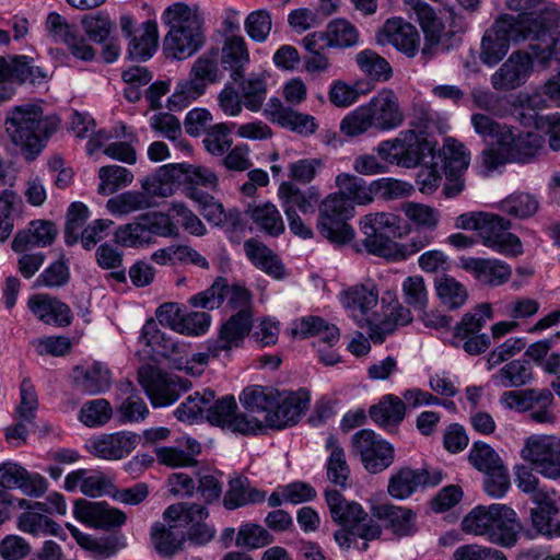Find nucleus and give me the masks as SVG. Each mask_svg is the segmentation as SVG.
I'll list each match as a JSON object with an SVG mask.
<instances>
[{"label": "nucleus", "instance_id": "33", "mask_svg": "<svg viewBox=\"0 0 560 560\" xmlns=\"http://www.w3.org/2000/svg\"><path fill=\"white\" fill-rule=\"evenodd\" d=\"M493 510L497 513H494L493 521H491L487 538L491 542L504 547L513 546L522 529L515 511L504 504H498Z\"/></svg>", "mask_w": 560, "mask_h": 560}, {"label": "nucleus", "instance_id": "30", "mask_svg": "<svg viewBox=\"0 0 560 560\" xmlns=\"http://www.w3.org/2000/svg\"><path fill=\"white\" fill-rule=\"evenodd\" d=\"M113 486L112 479L102 471L78 469L71 471L65 478L66 490L70 492L80 490L81 493L91 498L110 495Z\"/></svg>", "mask_w": 560, "mask_h": 560}, {"label": "nucleus", "instance_id": "37", "mask_svg": "<svg viewBox=\"0 0 560 560\" xmlns=\"http://www.w3.org/2000/svg\"><path fill=\"white\" fill-rule=\"evenodd\" d=\"M372 515L386 522L397 536H409L416 530V514L410 509L382 503L372 508Z\"/></svg>", "mask_w": 560, "mask_h": 560}, {"label": "nucleus", "instance_id": "26", "mask_svg": "<svg viewBox=\"0 0 560 560\" xmlns=\"http://www.w3.org/2000/svg\"><path fill=\"white\" fill-rule=\"evenodd\" d=\"M557 24L547 26L545 21L528 32L529 49L542 69L549 68L553 60L560 61V32H553Z\"/></svg>", "mask_w": 560, "mask_h": 560}, {"label": "nucleus", "instance_id": "12", "mask_svg": "<svg viewBox=\"0 0 560 560\" xmlns=\"http://www.w3.org/2000/svg\"><path fill=\"white\" fill-rule=\"evenodd\" d=\"M138 381L153 407H165L175 402L180 393L190 388L191 383L176 375L162 373L153 366H141Z\"/></svg>", "mask_w": 560, "mask_h": 560}, {"label": "nucleus", "instance_id": "4", "mask_svg": "<svg viewBox=\"0 0 560 560\" xmlns=\"http://www.w3.org/2000/svg\"><path fill=\"white\" fill-rule=\"evenodd\" d=\"M363 234L362 246L366 253L396 259L401 256L398 244L394 238L400 235V219L389 212H375L365 214L359 222Z\"/></svg>", "mask_w": 560, "mask_h": 560}, {"label": "nucleus", "instance_id": "50", "mask_svg": "<svg viewBox=\"0 0 560 560\" xmlns=\"http://www.w3.org/2000/svg\"><path fill=\"white\" fill-rule=\"evenodd\" d=\"M206 91L203 83L188 73L187 78L177 81L173 94L167 100V106L170 110H182L201 97Z\"/></svg>", "mask_w": 560, "mask_h": 560}, {"label": "nucleus", "instance_id": "56", "mask_svg": "<svg viewBox=\"0 0 560 560\" xmlns=\"http://www.w3.org/2000/svg\"><path fill=\"white\" fill-rule=\"evenodd\" d=\"M499 209L514 218L525 220L539 209V201L528 192H513L499 203Z\"/></svg>", "mask_w": 560, "mask_h": 560}, {"label": "nucleus", "instance_id": "51", "mask_svg": "<svg viewBox=\"0 0 560 560\" xmlns=\"http://www.w3.org/2000/svg\"><path fill=\"white\" fill-rule=\"evenodd\" d=\"M434 287L441 303L450 310L462 307L468 299L466 287L448 275L438 277Z\"/></svg>", "mask_w": 560, "mask_h": 560}, {"label": "nucleus", "instance_id": "39", "mask_svg": "<svg viewBox=\"0 0 560 560\" xmlns=\"http://www.w3.org/2000/svg\"><path fill=\"white\" fill-rule=\"evenodd\" d=\"M46 512L42 510L24 511L16 520L18 528L32 536H55L66 539V533L59 524L45 515Z\"/></svg>", "mask_w": 560, "mask_h": 560}, {"label": "nucleus", "instance_id": "31", "mask_svg": "<svg viewBox=\"0 0 560 560\" xmlns=\"http://www.w3.org/2000/svg\"><path fill=\"white\" fill-rule=\"evenodd\" d=\"M28 307L39 320L48 325L67 327L73 319L71 308L65 302L48 294L31 296Z\"/></svg>", "mask_w": 560, "mask_h": 560}, {"label": "nucleus", "instance_id": "63", "mask_svg": "<svg viewBox=\"0 0 560 560\" xmlns=\"http://www.w3.org/2000/svg\"><path fill=\"white\" fill-rule=\"evenodd\" d=\"M401 211L412 224L428 231L435 230L440 222L439 210L423 203L405 202Z\"/></svg>", "mask_w": 560, "mask_h": 560}, {"label": "nucleus", "instance_id": "13", "mask_svg": "<svg viewBox=\"0 0 560 560\" xmlns=\"http://www.w3.org/2000/svg\"><path fill=\"white\" fill-rule=\"evenodd\" d=\"M207 420L212 424L243 435L256 434L262 430L259 419L237 412V404L232 395H226L207 407Z\"/></svg>", "mask_w": 560, "mask_h": 560}, {"label": "nucleus", "instance_id": "18", "mask_svg": "<svg viewBox=\"0 0 560 560\" xmlns=\"http://www.w3.org/2000/svg\"><path fill=\"white\" fill-rule=\"evenodd\" d=\"M310 397L307 393H279L273 399L272 408L260 420L264 427L283 429L295 424L307 410Z\"/></svg>", "mask_w": 560, "mask_h": 560}, {"label": "nucleus", "instance_id": "11", "mask_svg": "<svg viewBox=\"0 0 560 560\" xmlns=\"http://www.w3.org/2000/svg\"><path fill=\"white\" fill-rule=\"evenodd\" d=\"M521 457L533 470L542 477L560 481V436L555 434H533L521 450Z\"/></svg>", "mask_w": 560, "mask_h": 560}, {"label": "nucleus", "instance_id": "54", "mask_svg": "<svg viewBox=\"0 0 560 560\" xmlns=\"http://www.w3.org/2000/svg\"><path fill=\"white\" fill-rule=\"evenodd\" d=\"M423 480L418 470L401 468L389 478L387 491L390 497L404 500L422 487Z\"/></svg>", "mask_w": 560, "mask_h": 560}, {"label": "nucleus", "instance_id": "6", "mask_svg": "<svg viewBox=\"0 0 560 560\" xmlns=\"http://www.w3.org/2000/svg\"><path fill=\"white\" fill-rule=\"evenodd\" d=\"M509 139L499 147L482 151V162L488 170H495L505 163H529L542 149L544 139L535 132H520L511 127Z\"/></svg>", "mask_w": 560, "mask_h": 560}, {"label": "nucleus", "instance_id": "44", "mask_svg": "<svg viewBox=\"0 0 560 560\" xmlns=\"http://www.w3.org/2000/svg\"><path fill=\"white\" fill-rule=\"evenodd\" d=\"M143 191L129 190L119 194L106 202V209L116 217L128 215L132 212L151 207V196L143 187Z\"/></svg>", "mask_w": 560, "mask_h": 560}, {"label": "nucleus", "instance_id": "52", "mask_svg": "<svg viewBox=\"0 0 560 560\" xmlns=\"http://www.w3.org/2000/svg\"><path fill=\"white\" fill-rule=\"evenodd\" d=\"M141 340L150 348V355L153 360L167 358L177 350V345L161 331L152 319L142 327Z\"/></svg>", "mask_w": 560, "mask_h": 560}, {"label": "nucleus", "instance_id": "1", "mask_svg": "<svg viewBox=\"0 0 560 560\" xmlns=\"http://www.w3.org/2000/svg\"><path fill=\"white\" fill-rule=\"evenodd\" d=\"M59 120L45 117L39 106L25 104L12 108L5 118V132L13 143L34 159L56 131Z\"/></svg>", "mask_w": 560, "mask_h": 560}, {"label": "nucleus", "instance_id": "22", "mask_svg": "<svg viewBox=\"0 0 560 560\" xmlns=\"http://www.w3.org/2000/svg\"><path fill=\"white\" fill-rule=\"evenodd\" d=\"M365 106L377 130H392L404 121L398 97L392 90L383 89Z\"/></svg>", "mask_w": 560, "mask_h": 560}, {"label": "nucleus", "instance_id": "16", "mask_svg": "<svg viewBox=\"0 0 560 560\" xmlns=\"http://www.w3.org/2000/svg\"><path fill=\"white\" fill-rule=\"evenodd\" d=\"M510 220L494 213L488 214L479 235L481 244L506 257H517L524 253L520 237L510 232Z\"/></svg>", "mask_w": 560, "mask_h": 560}, {"label": "nucleus", "instance_id": "25", "mask_svg": "<svg viewBox=\"0 0 560 560\" xmlns=\"http://www.w3.org/2000/svg\"><path fill=\"white\" fill-rule=\"evenodd\" d=\"M46 26L57 42H61L68 47L73 57L83 61L94 59V48L60 14L56 12L50 13L47 18Z\"/></svg>", "mask_w": 560, "mask_h": 560}, {"label": "nucleus", "instance_id": "46", "mask_svg": "<svg viewBox=\"0 0 560 560\" xmlns=\"http://www.w3.org/2000/svg\"><path fill=\"white\" fill-rule=\"evenodd\" d=\"M248 213L257 229L270 236L277 237L285 230L280 211L271 202L257 205L249 209Z\"/></svg>", "mask_w": 560, "mask_h": 560}, {"label": "nucleus", "instance_id": "38", "mask_svg": "<svg viewBox=\"0 0 560 560\" xmlns=\"http://www.w3.org/2000/svg\"><path fill=\"white\" fill-rule=\"evenodd\" d=\"M166 524L155 523L151 536L156 550L163 556H172L182 549L186 540V532L179 522L166 518Z\"/></svg>", "mask_w": 560, "mask_h": 560}, {"label": "nucleus", "instance_id": "28", "mask_svg": "<svg viewBox=\"0 0 560 560\" xmlns=\"http://www.w3.org/2000/svg\"><path fill=\"white\" fill-rule=\"evenodd\" d=\"M57 235L58 229L54 222L34 220L15 233L11 248L15 253H24L34 247H46L54 243Z\"/></svg>", "mask_w": 560, "mask_h": 560}, {"label": "nucleus", "instance_id": "23", "mask_svg": "<svg viewBox=\"0 0 560 560\" xmlns=\"http://www.w3.org/2000/svg\"><path fill=\"white\" fill-rule=\"evenodd\" d=\"M73 514L77 520L96 528L109 529L119 527L126 522V514L109 506L105 502H92L78 500L74 504Z\"/></svg>", "mask_w": 560, "mask_h": 560}, {"label": "nucleus", "instance_id": "34", "mask_svg": "<svg viewBox=\"0 0 560 560\" xmlns=\"http://www.w3.org/2000/svg\"><path fill=\"white\" fill-rule=\"evenodd\" d=\"M510 10L520 12L515 20H523L530 16L535 23H528L530 28H537L540 23L547 21V26L555 25L560 21V8L557 4H546L542 0H506Z\"/></svg>", "mask_w": 560, "mask_h": 560}, {"label": "nucleus", "instance_id": "17", "mask_svg": "<svg viewBox=\"0 0 560 560\" xmlns=\"http://www.w3.org/2000/svg\"><path fill=\"white\" fill-rule=\"evenodd\" d=\"M352 447L359 454L365 469L377 474L386 469L394 460V448L380 439L374 431L363 429L352 436Z\"/></svg>", "mask_w": 560, "mask_h": 560}, {"label": "nucleus", "instance_id": "58", "mask_svg": "<svg viewBox=\"0 0 560 560\" xmlns=\"http://www.w3.org/2000/svg\"><path fill=\"white\" fill-rule=\"evenodd\" d=\"M277 392L271 387L250 386L243 390L240 400L246 410L266 415L272 408L273 399L277 398Z\"/></svg>", "mask_w": 560, "mask_h": 560}, {"label": "nucleus", "instance_id": "60", "mask_svg": "<svg viewBox=\"0 0 560 560\" xmlns=\"http://www.w3.org/2000/svg\"><path fill=\"white\" fill-rule=\"evenodd\" d=\"M492 318V308L490 304H480L474 313H467L455 326L454 339L467 338L479 335V331L486 325L487 320Z\"/></svg>", "mask_w": 560, "mask_h": 560}, {"label": "nucleus", "instance_id": "5", "mask_svg": "<svg viewBox=\"0 0 560 560\" xmlns=\"http://www.w3.org/2000/svg\"><path fill=\"white\" fill-rule=\"evenodd\" d=\"M528 23H535L530 16L515 20L510 14L500 15L489 28L481 42L480 60L488 66H494L506 55L510 42L526 40L532 30Z\"/></svg>", "mask_w": 560, "mask_h": 560}, {"label": "nucleus", "instance_id": "20", "mask_svg": "<svg viewBox=\"0 0 560 560\" xmlns=\"http://www.w3.org/2000/svg\"><path fill=\"white\" fill-rule=\"evenodd\" d=\"M533 55L514 51L491 75V85L497 91H512L523 85L533 70Z\"/></svg>", "mask_w": 560, "mask_h": 560}, {"label": "nucleus", "instance_id": "29", "mask_svg": "<svg viewBox=\"0 0 560 560\" xmlns=\"http://www.w3.org/2000/svg\"><path fill=\"white\" fill-rule=\"evenodd\" d=\"M381 35L384 42L393 45L407 57H415L419 50L420 34L418 30L400 18L387 20Z\"/></svg>", "mask_w": 560, "mask_h": 560}, {"label": "nucleus", "instance_id": "3", "mask_svg": "<svg viewBox=\"0 0 560 560\" xmlns=\"http://www.w3.org/2000/svg\"><path fill=\"white\" fill-rule=\"evenodd\" d=\"M377 302L378 290L372 281L350 287L341 293L342 305L351 312L359 326L368 327L371 339L382 342L384 336L393 331V326L389 320L380 319L373 311Z\"/></svg>", "mask_w": 560, "mask_h": 560}, {"label": "nucleus", "instance_id": "61", "mask_svg": "<svg viewBox=\"0 0 560 560\" xmlns=\"http://www.w3.org/2000/svg\"><path fill=\"white\" fill-rule=\"evenodd\" d=\"M114 240L124 247H140L151 243L142 215L130 223L118 226L114 233Z\"/></svg>", "mask_w": 560, "mask_h": 560}, {"label": "nucleus", "instance_id": "19", "mask_svg": "<svg viewBox=\"0 0 560 560\" xmlns=\"http://www.w3.org/2000/svg\"><path fill=\"white\" fill-rule=\"evenodd\" d=\"M253 327L252 310L237 311L225 320L218 334V338L209 343L210 352L219 357L222 351L229 352L243 345Z\"/></svg>", "mask_w": 560, "mask_h": 560}, {"label": "nucleus", "instance_id": "45", "mask_svg": "<svg viewBox=\"0 0 560 560\" xmlns=\"http://www.w3.org/2000/svg\"><path fill=\"white\" fill-rule=\"evenodd\" d=\"M244 250L247 258L266 273L280 278L283 275V267L277 256L261 242L249 238L244 243Z\"/></svg>", "mask_w": 560, "mask_h": 560}, {"label": "nucleus", "instance_id": "8", "mask_svg": "<svg viewBox=\"0 0 560 560\" xmlns=\"http://www.w3.org/2000/svg\"><path fill=\"white\" fill-rule=\"evenodd\" d=\"M354 208L342 195L332 192L318 206L317 231L336 245L349 243L354 237V230L348 224Z\"/></svg>", "mask_w": 560, "mask_h": 560}, {"label": "nucleus", "instance_id": "57", "mask_svg": "<svg viewBox=\"0 0 560 560\" xmlns=\"http://www.w3.org/2000/svg\"><path fill=\"white\" fill-rule=\"evenodd\" d=\"M100 185L98 194L108 196L116 192L119 188L126 187L132 183V173L124 166L107 165L98 171Z\"/></svg>", "mask_w": 560, "mask_h": 560}, {"label": "nucleus", "instance_id": "59", "mask_svg": "<svg viewBox=\"0 0 560 560\" xmlns=\"http://www.w3.org/2000/svg\"><path fill=\"white\" fill-rule=\"evenodd\" d=\"M214 392L211 389L189 395L174 411L175 417L183 422H192L202 416L209 404L214 399Z\"/></svg>", "mask_w": 560, "mask_h": 560}, {"label": "nucleus", "instance_id": "49", "mask_svg": "<svg viewBox=\"0 0 560 560\" xmlns=\"http://www.w3.org/2000/svg\"><path fill=\"white\" fill-rule=\"evenodd\" d=\"M189 73L207 89L220 82L223 73L219 67V49L213 47L200 55L191 65Z\"/></svg>", "mask_w": 560, "mask_h": 560}, {"label": "nucleus", "instance_id": "41", "mask_svg": "<svg viewBox=\"0 0 560 560\" xmlns=\"http://www.w3.org/2000/svg\"><path fill=\"white\" fill-rule=\"evenodd\" d=\"M158 38L156 22L152 20L143 22L130 38L127 49L128 56L137 60L151 58L158 48Z\"/></svg>", "mask_w": 560, "mask_h": 560}, {"label": "nucleus", "instance_id": "62", "mask_svg": "<svg viewBox=\"0 0 560 560\" xmlns=\"http://www.w3.org/2000/svg\"><path fill=\"white\" fill-rule=\"evenodd\" d=\"M445 173L456 177L469 165V155L465 147L455 139L448 138L442 149Z\"/></svg>", "mask_w": 560, "mask_h": 560}, {"label": "nucleus", "instance_id": "35", "mask_svg": "<svg viewBox=\"0 0 560 560\" xmlns=\"http://www.w3.org/2000/svg\"><path fill=\"white\" fill-rule=\"evenodd\" d=\"M249 63V51L243 36L232 35L225 38L221 49V65L230 71L233 81L237 82L244 77Z\"/></svg>", "mask_w": 560, "mask_h": 560}, {"label": "nucleus", "instance_id": "21", "mask_svg": "<svg viewBox=\"0 0 560 560\" xmlns=\"http://www.w3.org/2000/svg\"><path fill=\"white\" fill-rule=\"evenodd\" d=\"M0 487L20 489L24 494L39 498L48 489L46 479L38 472H30L21 465L5 462L0 465Z\"/></svg>", "mask_w": 560, "mask_h": 560}, {"label": "nucleus", "instance_id": "36", "mask_svg": "<svg viewBox=\"0 0 560 560\" xmlns=\"http://www.w3.org/2000/svg\"><path fill=\"white\" fill-rule=\"evenodd\" d=\"M73 380L77 388L95 395L109 389L112 385V373L102 362H93L86 366H77L73 370Z\"/></svg>", "mask_w": 560, "mask_h": 560}, {"label": "nucleus", "instance_id": "47", "mask_svg": "<svg viewBox=\"0 0 560 560\" xmlns=\"http://www.w3.org/2000/svg\"><path fill=\"white\" fill-rule=\"evenodd\" d=\"M264 500L265 492L250 488L247 478L237 477L230 481V488L224 495L223 504L228 510H235Z\"/></svg>", "mask_w": 560, "mask_h": 560}, {"label": "nucleus", "instance_id": "7", "mask_svg": "<svg viewBox=\"0 0 560 560\" xmlns=\"http://www.w3.org/2000/svg\"><path fill=\"white\" fill-rule=\"evenodd\" d=\"M180 179L188 186H202L209 189H215L219 183L217 174L201 165L186 163L171 164L162 166L159 172L142 182V187L156 197H166L171 195V180Z\"/></svg>", "mask_w": 560, "mask_h": 560}, {"label": "nucleus", "instance_id": "55", "mask_svg": "<svg viewBox=\"0 0 560 560\" xmlns=\"http://www.w3.org/2000/svg\"><path fill=\"white\" fill-rule=\"evenodd\" d=\"M325 32L329 48H350L359 43V31L345 19L330 21Z\"/></svg>", "mask_w": 560, "mask_h": 560}, {"label": "nucleus", "instance_id": "32", "mask_svg": "<svg viewBox=\"0 0 560 560\" xmlns=\"http://www.w3.org/2000/svg\"><path fill=\"white\" fill-rule=\"evenodd\" d=\"M278 196L284 214L313 213L319 200V191L315 187L301 189L296 185L284 182L279 186Z\"/></svg>", "mask_w": 560, "mask_h": 560}, {"label": "nucleus", "instance_id": "24", "mask_svg": "<svg viewBox=\"0 0 560 560\" xmlns=\"http://www.w3.org/2000/svg\"><path fill=\"white\" fill-rule=\"evenodd\" d=\"M47 79V73L34 65L33 58L25 55L0 57V84L30 82L39 84Z\"/></svg>", "mask_w": 560, "mask_h": 560}, {"label": "nucleus", "instance_id": "40", "mask_svg": "<svg viewBox=\"0 0 560 560\" xmlns=\"http://www.w3.org/2000/svg\"><path fill=\"white\" fill-rule=\"evenodd\" d=\"M369 413L376 424L390 430L392 428L398 427L404 420L406 405L399 397L388 394L385 395L377 405H373Z\"/></svg>", "mask_w": 560, "mask_h": 560}, {"label": "nucleus", "instance_id": "14", "mask_svg": "<svg viewBox=\"0 0 560 560\" xmlns=\"http://www.w3.org/2000/svg\"><path fill=\"white\" fill-rule=\"evenodd\" d=\"M139 443L140 435L138 433L121 430L91 436L85 442V450L97 459L117 462L127 458Z\"/></svg>", "mask_w": 560, "mask_h": 560}, {"label": "nucleus", "instance_id": "15", "mask_svg": "<svg viewBox=\"0 0 560 560\" xmlns=\"http://www.w3.org/2000/svg\"><path fill=\"white\" fill-rule=\"evenodd\" d=\"M164 516L171 522H179L183 529L190 525L186 536L196 545H206L214 538V527L203 523L209 516L205 505L187 502L172 504L164 511Z\"/></svg>", "mask_w": 560, "mask_h": 560}, {"label": "nucleus", "instance_id": "48", "mask_svg": "<svg viewBox=\"0 0 560 560\" xmlns=\"http://www.w3.org/2000/svg\"><path fill=\"white\" fill-rule=\"evenodd\" d=\"M494 384L509 388L521 387L533 380V370L525 360H513L491 376Z\"/></svg>", "mask_w": 560, "mask_h": 560}, {"label": "nucleus", "instance_id": "10", "mask_svg": "<svg viewBox=\"0 0 560 560\" xmlns=\"http://www.w3.org/2000/svg\"><path fill=\"white\" fill-rule=\"evenodd\" d=\"M376 151L385 162L415 167L433 152V145L415 130H404L393 140L382 141Z\"/></svg>", "mask_w": 560, "mask_h": 560}, {"label": "nucleus", "instance_id": "27", "mask_svg": "<svg viewBox=\"0 0 560 560\" xmlns=\"http://www.w3.org/2000/svg\"><path fill=\"white\" fill-rule=\"evenodd\" d=\"M459 267L471 273L479 282L492 287L505 283L511 275V267L499 259L459 257Z\"/></svg>", "mask_w": 560, "mask_h": 560}, {"label": "nucleus", "instance_id": "42", "mask_svg": "<svg viewBox=\"0 0 560 560\" xmlns=\"http://www.w3.org/2000/svg\"><path fill=\"white\" fill-rule=\"evenodd\" d=\"M335 184L337 194L342 195L348 202L365 206L374 200L372 183L368 184L363 178L349 173H341L336 176Z\"/></svg>", "mask_w": 560, "mask_h": 560}, {"label": "nucleus", "instance_id": "64", "mask_svg": "<svg viewBox=\"0 0 560 560\" xmlns=\"http://www.w3.org/2000/svg\"><path fill=\"white\" fill-rule=\"evenodd\" d=\"M112 416L113 408L109 401L98 398L83 404L79 412V420L86 427L94 428L106 424Z\"/></svg>", "mask_w": 560, "mask_h": 560}, {"label": "nucleus", "instance_id": "43", "mask_svg": "<svg viewBox=\"0 0 560 560\" xmlns=\"http://www.w3.org/2000/svg\"><path fill=\"white\" fill-rule=\"evenodd\" d=\"M326 447L330 452L326 463L327 479L335 486L346 488L350 478V467L345 451L332 435L327 438Z\"/></svg>", "mask_w": 560, "mask_h": 560}, {"label": "nucleus", "instance_id": "9", "mask_svg": "<svg viewBox=\"0 0 560 560\" xmlns=\"http://www.w3.org/2000/svg\"><path fill=\"white\" fill-rule=\"evenodd\" d=\"M325 500L332 521L342 527L350 528L359 538L373 540L381 536V526L369 517L359 503L347 501L339 491L334 489L325 490Z\"/></svg>", "mask_w": 560, "mask_h": 560}, {"label": "nucleus", "instance_id": "2", "mask_svg": "<svg viewBox=\"0 0 560 560\" xmlns=\"http://www.w3.org/2000/svg\"><path fill=\"white\" fill-rule=\"evenodd\" d=\"M170 30L164 38L167 57L183 60L197 52L206 42L200 15L184 3H174L163 14Z\"/></svg>", "mask_w": 560, "mask_h": 560}, {"label": "nucleus", "instance_id": "53", "mask_svg": "<svg viewBox=\"0 0 560 560\" xmlns=\"http://www.w3.org/2000/svg\"><path fill=\"white\" fill-rule=\"evenodd\" d=\"M355 62L362 73L377 82H385L393 74L389 62L372 49L358 52Z\"/></svg>", "mask_w": 560, "mask_h": 560}]
</instances>
